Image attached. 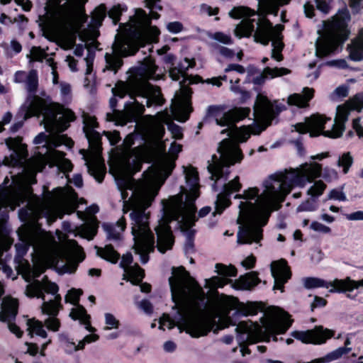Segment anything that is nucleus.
Masks as SVG:
<instances>
[{
	"instance_id": "nucleus-1",
	"label": "nucleus",
	"mask_w": 363,
	"mask_h": 363,
	"mask_svg": "<svg viewBox=\"0 0 363 363\" xmlns=\"http://www.w3.org/2000/svg\"><path fill=\"white\" fill-rule=\"evenodd\" d=\"M127 164V175L118 182L123 200V211L126 213L130 210L132 220V233L134 236V248L140 255L142 263L149 260L148 254L154 250V236L149 227V215L145 209L153 201L157 192L152 189V178L135 182L131 177L133 172Z\"/></svg>"
},
{
	"instance_id": "nucleus-2",
	"label": "nucleus",
	"mask_w": 363,
	"mask_h": 363,
	"mask_svg": "<svg viewBox=\"0 0 363 363\" xmlns=\"http://www.w3.org/2000/svg\"><path fill=\"white\" fill-rule=\"evenodd\" d=\"M172 274L169 279L172 298L175 303L184 305L179 313L182 316V325L188 333L198 337L206 335L211 330L216 333L231 324L228 316L220 317L216 323L214 318L203 314L195 301H203L204 293L183 267L172 268Z\"/></svg>"
},
{
	"instance_id": "nucleus-3",
	"label": "nucleus",
	"mask_w": 363,
	"mask_h": 363,
	"mask_svg": "<svg viewBox=\"0 0 363 363\" xmlns=\"http://www.w3.org/2000/svg\"><path fill=\"white\" fill-rule=\"evenodd\" d=\"M250 108H235L223 114L220 118H216V123L221 126H228L223 130L221 133H228L230 138L223 140L218 147L220 154L218 158L213 155L211 161H208V170L211 174V179L216 182L219 179L228 174L224 167L233 165L235 162L242 160L241 151L236 142H245L251 134H259L265 128L260 126L252 127L250 125L237 128L236 122L248 116Z\"/></svg>"
},
{
	"instance_id": "nucleus-4",
	"label": "nucleus",
	"mask_w": 363,
	"mask_h": 363,
	"mask_svg": "<svg viewBox=\"0 0 363 363\" xmlns=\"http://www.w3.org/2000/svg\"><path fill=\"white\" fill-rule=\"evenodd\" d=\"M151 18L144 10L138 9L135 14L130 18L125 30L128 37L116 35L112 45L111 53L105 55V69L116 73L123 65L121 57L134 55L138 50L130 38L138 42L143 40L155 41L160 34L159 29L151 26Z\"/></svg>"
},
{
	"instance_id": "nucleus-5",
	"label": "nucleus",
	"mask_w": 363,
	"mask_h": 363,
	"mask_svg": "<svg viewBox=\"0 0 363 363\" xmlns=\"http://www.w3.org/2000/svg\"><path fill=\"white\" fill-rule=\"evenodd\" d=\"M38 86L37 72L32 69L26 76V89L29 93L22 108L25 111V118L43 114L45 128L52 134L66 130L69 122L74 121V113L57 104H48L42 98L35 95Z\"/></svg>"
},
{
	"instance_id": "nucleus-6",
	"label": "nucleus",
	"mask_w": 363,
	"mask_h": 363,
	"mask_svg": "<svg viewBox=\"0 0 363 363\" xmlns=\"http://www.w3.org/2000/svg\"><path fill=\"white\" fill-rule=\"evenodd\" d=\"M265 187L267 188V184ZM266 192L267 189L259 196L258 189L250 188L245 191L243 194L235 196V198H242L246 200L256 199L255 203L246 201L240 203V216L238 222L242 226L240 227V230L238 235L239 244H250L252 241L258 242L262 238V230L258 226L257 223L262 216L269 214L272 208L278 203L277 201H273L266 210L259 211L258 207L261 203V197Z\"/></svg>"
},
{
	"instance_id": "nucleus-7",
	"label": "nucleus",
	"mask_w": 363,
	"mask_h": 363,
	"mask_svg": "<svg viewBox=\"0 0 363 363\" xmlns=\"http://www.w3.org/2000/svg\"><path fill=\"white\" fill-rule=\"evenodd\" d=\"M321 166L318 163L304 164L300 168L271 176L267 181V192L261 197L258 209L264 211L273 201H284L291 187L304 180L311 182L320 177Z\"/></svg>"
},
{
	"instance_id": "nucleus-8",
	"label": "nucleus",
	"mask_w": 363,
	"mask_h": 363,
	"mask_svg": "<svg viewBox=\"0 0 363 363\" xmlns=\"http://www.w3.org/2000/svg\"><path fill=\"white\" fill-rule=\"evenodd\" d=\"M363 108V92L359 93L349 99L344 105L339 106L335 118V123L330 130L323 131L324 124L330 118L321 115L315 114L307 118L304 123L296 125L297 131L301 133H310L311 136H318L320 134L329 138H339L344 130V123L347 120L350 111H360Z\"/></svg>"
},
{
	"instance_id": "nucleus-9",
	"label": "nucleus",
	"mask_w": 363,
	"mask_h": 363,
	"mask_svg": "<svg viewBox=\"0 0 363 363\" xmlns=\"http://www.w3.org/2000/svg\"><path fill=\"white\" fill-rule=\"evenodd\" d=\"M350 16L345 8L338 11L331 21L325 22L323 35L316 42V53L319 57L333 52L348 37L347 23Z\"/></svg>"
},
{
	"instance_id": "nucleus-10",
	"label": "nucleus",
	"mask_w": 363,
	"mask_h": 363,
	"mask_svg": "<svg viewBox=\"0 0 363 363\" xmlns=\"http://www.w3.org/2000/svg\"><path fill=\"white\" fill-rule=\"evenodd\" d=\"M77 195L73 191L65 196L62 191L58 189L55 194L48 193L35 209H29L30 215L36 213L45 216L49 222H53L57 217L62 218L65 213L74 212L77 207Z\"/></svg>"
},
{
	"instance_id": "nucleus-11",
	"label": "nucleus",
	"mask_w": 363,
	"mask_h": 363,
	"mask_svg": "<svg viewBox=\"0 0 363 363\" xmlns=\"http://www.w3.org/2000/svg\"><path fill=\"white\" fill-rule=\"evenodd\" d=\"M186 179L191 186V189L186 195V200H182V196H175L172 197L165 206L164 209H167V215L172 219H179L182 217L184 220L186 219L187 223L191 222V214L196 211L194 201L199 196V184H198V172L194 168H189L185 169Z\"/></svg>"
},
{
	"instance_id": "nucleus-12",
	"label": "nucleus",
	"mask_w": 363,
	"mask_h": 363,
	"mask_svg": "<svg viewBox=\"0 0 363 363\" xmlns=\"http://www.w3.org/2000/svg\"><path fill=\"white\" fill-rule=\"evenodd\" d=\"M87 0H55L56 6L52 14L56 26L62 30L79 28L86 16L81 4Z\"/></svg>"
},
{
	"instance_id": "nucleus-13",
	"label": "nucleus",
	"mask_w": 363,
	"mask_h": 363,
	"mask_svg": "<svg viewBox=\"0 0 363 363\" xmlns=\"http://www.w3.org/2000/svg\"><path fill=\"white\" fill-rule=\"evenodd\" d=\"M164 217L165 218L160 220L158 225L155 228L157 234V250L164 253L166 251L171 250L174 242V238L172 235L171 228L169 225V223L172 220H177L179 225V228L182 231L186 233L187 242L186 248L191 249L193 247L192 238L194 233L189 231V229L194 224L196 220L195 212H192L191 214V222L187 223V220L182 219V217L179 219H172L170 216L167 215V209H164Z\"/></svg>"
},
{
	"instance_id": "nucleus-14",
	"label": "nucleus",
	"mask_w": 363,
	"mask_h": 363,
	"mask_svg": "<svg viewBox=\"0 0 363 363\" xmlns=\"http://www.w3.org/2000/svg\"><path fill=\"white\" fill-rule=\"evenodd\" d=\"M257 25V27L253 35L255 41L267 45L272 40L274 48L272 57L278 62L281 61L283 56L281 52L284 48L281 31L284 29V26L277 25L273 27L269 20L265 18H259Z\"/></svg>"
},
{
	"instance_id": "nucleus-15",
	"label": "nucleus",
	"mask_w": 363,
	"mask_h": 363,
	"mask_svg": "<svg viewBox=\"0 0 363 363\" xmlns=\"http://www.w3.org/2000/svg\"><path fill=\"white\" fill-rule=\"evenodd\" d=\"M89 145L91 147V153L88 156L84 155L89 172L101 182L105 174V165L99 155L101 149V135L95 130L84 132Z\"/></svg>"
},
{
	"instance_id": "nucleus-16",
	"label": "nucleus",
	"mask_w": 363,
	"mask_h": 363,
	"mask_svg": "<svg viewBox=\"0 0 363 363\" xmlns=\"http://www.w3.org/2000/svg\"><path fill=\"white\" fill-rule=\"evenodd\" d=\"M334 335V331L325 329L323 326H315L306 331H294L292 336L304 343L322 344Z\"/></svg>"
},
{
	"instance_id": "nucleus-17",
	"label": "nucleus",
	"mask_w": 363,
	"mask_h": 363,
	"mask_svg": "<svg viewBox=\"0 0 363 363\" xmlns=\"http://www.w3.org/2000/svg\"><path fill=\"white\" fill-rule=\"evenodd\" d=\"M6 145L13 153L10 157H5L3 164L9 166H16L23 163L27 156L26 146L22 143V138H9L5 140Z\"/></svg>"
},
{
	"instance_id": "nucleus-18",
	"label": "nucleus",
	"mask_w": 363,
	"mask_h": 363,
	"mask_svg": "<svg viewBox=\"0 0 363 363\" xmlns=\"http://www.w3.org/2000/svg\"><path fill=\"white\" fill-rule=\"evenodd\" d=\"M142 121L148 131L155 138L161 139L164 133V123H168L170 116L167 111H162L156 116H144Z\"/></svg>"
},
{
	"instance_id": "nucleus-19",
	"label": "nucleus",
	"mask_w": 363,
	"mask_h": 363,
	"mask_svg": "<svg viewBox=\"0 0 363 363\" xmlns=\"http://www.w3.org/2000/svg\"><path fill=\"white\" fill-rule=\"evenodd\" d=\"M82 294V290L72 289L66 295L65 301L77 306V307L72 309L70 313L72 318L74 320H79L82 324L85 325L87 330L93 331L94 329L91 327L89 322V315L86 314V311L83 306L78 305L79 296Z\"/></svg>"
},
{
	"instance_id": "nucleus-20",
	"label": "nucleus",
	"mask_w": 363,
	"mask_h": 363,
	"mask_svg": "<svg viewBox=\"0 0 363 363\" xmlns=\"http://www.w3.org/2000/svg\"><path fill=\"white\" fill-rule=\"evenodd\" d=\"M182 150V145L172 144L170 147V154L164 155L157 164L156 174L160 176L167 177L174 167V161L177 157V154Z\"/></svg>"
},
{
	"instance_id": "nucleus-21",
	"label": "nucleus",
	"mask_w": 363,
	"mask_h": 363,
	"mask_svg": "<svg viewBox=\"0 0 363 363\" xmlns=\"http://www.w3.org/2000/svg\"><path fill=\"white\" fill-rule=\"evenodd\" d=\"M272 274L274 278V289L283 291L284 284L291 277V272L285 260L281 259L273 262L271 264Z\"/></svg>"
},
{
	"instance_id": "nucleus-22",
	"label": "nucleus",
	"mask_w": 363,
	"mask_h": 363,
	"mask_svg": "<svg viewBox=\"0 0 363 363\" xmlns=\"http://www.w3.org/2000/svg\"><path fill=\"white\" fill-rule=\"evenodd\" d=\"M138 95L147 99L146 106L150 107L152 104H163L164 99L162 96L159 86H152L149 83L139 84Z\"/></svg>"
},
{
	"instance_id": "nucleus-23",
	"label": "nucleus",
	"mask_w": 363,
	"mask_h": 363,
	"mask_svg": "<svg viewBox=\"0 0 363 363\" xmlns=\"http://www.w3.org/2000/svg\"><path fill=\"white\" fill-rule=\"evenodd\" d=\"M240 188L241 184L239 182V178L238 177L227 184L224 185L223 191L218 194L217 200L216 201V209L217 213H220L225 208L229 206L230 200L228 198V196L233 191H239Z\"/></svg>"
},
{
	"instance_id": "nucleus-24",
	"label": "nucleus",
	"mask_w": 363,
	"mask_h": 363,
	"mask_svg": "<svg viewBox=\"0 0 363 363\" xmlns=\"http://www.w3.org/2000/svg\"><path fill=\"white\" fill-rule=\"evenodd\" d=\"M23 198V194L19 190L0 189V209L4 206L10 207L13 210L20 205Z\"/></svg>"
},
{
	"instance_id": "nucleus-25",
	"label": "nucleus",
	"mask_w": 363,
	"mask_h": 363,
	"mask_svg": "<svg viewBox=\"0 0 363 363\" xmlns=\"http://www.w3.org/2000/svg\"><path fill=\"white\" fill-rule=\"evenodd\" d=\"M144 112V106L135 100L125 106L124 110L121 113V119L123 125L133 121H137Z\"/></svg>"
},
{
	"instance_id": "nucleus-26",
	"label": "nucleus",
	"mask_w": 363,
	"mask_h": 363,
	"mask_svg": "<svg viewBox=\"0 0 363 363\" xmlns=\"http://www.w3.org/2000/svg\"><path fill=\"white\" fill-rule=\"evenodd\" d=\"M18 300L9 296L4 297L1 303V311L0 312V320L9 322L15 318L18 313Z\"/></svg>"
},
{
	"instance_id": "nucleus-27",
	"label": "nucleus",
	"mask_w": 363,
	"mask_h": 363,
	"mask_svg": "<svg viewBox=\"0 0 363 363\" xmlns=\"http://www.w3.org/2000/svg\"><path fill=\"white\" fill-rule=\"evenodd\" d=\"M257 275L258 274L256 272L247 273L236 279L233 286L236 289L251 290L260 282Z\"/></svg>"
},
{
	"instance_id": "nucleus-28",
	"label": "nucleus",
	"mask_w": 363,
	"mask_h": 363,
	"mask_svg": "<svg viewBox=\"0 0 363 363\" xmlns=\"http://www.w3.org/2000/svg\"><path fill=\"white\" fill-rule=\"evenodd\" d=\"M279 319L270 321L266 326L269 331L276 333H284L291 325L292 320L289 319V315L285 313L278 314Z\"/></svg>"
},
{
	"instance_id": "nucleus-29",
	"label": "nucleus",
	"mask_w": 363,
	"mask_h": 363,
	"mask_svg": "<svg viewBox=\"0 0 363 363\" xmlns=\"http://www.w3.org/2000/svg\"><path fill=\"white\" fill-rule=\"evenodd\" d=\"M255 112L263 118L272 120L274 117V108L272 104L264 96L259 94L255 106Z\"/></svg>"
},
{
	"instance_id": "nucleus-30",
	"label": "nucleus",
	"mask_w": 363,
	"mask_h": 363,
	"mask_svg": "<svg viewBox=\"0 0 363 363\" xmlns=\"http://www.w3.org/2000/svg\"><path fill=\"white\" fill-rule=\"evenodd\" d=\"M350 58L352 60L363 59V28L360 29L357 37L347 46Z\"/></svg>"
},
{
	"instance_id": "nucleus-31",
	"label": "nucleus",
	"mask_w": 363,
	"mask_h": 363,
	"mask_svg": "<svg viewBox=\"0 0 363 363\" xmlns=\"http://www.w3.org/2000/svg\"><path fill=\"white\" fill-rule=\"evenodd\" d=\"M303 95L299 94H294L289 96L288 104L290 105H295L298 107L308 106V102L311 100L314 94V90L306 87L303 90Z\"/></svg>"
},
{
	"instance_id": "nucleus-32",
	"label": "nucleus",
	"mask_w": 363,
	"mask_h": 363,
	"mask_svg": "<svg viewBox=\"0 0 363 363\" xmlns=\"http://www.w3.org/2000/svg\"><path fill=\"white\" fill-rule=\"evenodd\" d=\"M65 154L57 150H52L48 155V159L52 161V164L58 165L63 172H69L72 169L71 162L65 158Z\"/></svg>"
},
{
	"instance_id": "nucleus-33",
	"label": "nucleus",
	"mask_w": 363,
	"mask_h": 363,
	"mask_svg": "<svg viewBox=\"0 0 363 363\" xmlns=\"http://www.w3.org/2000/svg\"><path fill=\"white\" fill-rule=\"evenodd\" d=\"M291 71L286 68H270L269 67H265L259 76L255 77L253 79V82L256 84H260L264 82V79L268 77L272 78L276 77H281L285 74H288Z\"/></svg>"
},
{
	"instance_id": "nucleus-34",
	"label": "nucleus",
	"mask_w": 363,
	"mask_h": 363,
	"mask_svg": "<svg viewBox=\"0 0 363 363\" xmlns=\"http://www.w3.org/2000/svg\"><path fill=\"white\" fill-rule=\"evenodd\" d=\"M60 300V296L56 295L54 300L43 302L41 306L42 313L50 316H56L62 308Z\"/></svg>"
},
{
	"instance_id": "nucleus-35",
	"label": "nucleus",
	"mask_w": 363,
	"mask_h": 363,
	"mask_svg": "<svg viewBox=\"0 0 363 363\" xmlns=\"http://www.w3.org/2000/svg\"><path fill=\"white\" fill-rule=\"evenodd\" d=\"M253 19L244 18L235 29V35L238 38L250 37L254 30Z\"/></svg>"
},
{
	"instance_id": "nucleus-36",
	"label": "nucleus",
	"mask_w": 363,
	"mask_h": 363,
	"mask_svg": "<svg viewBox=\"0 0 363 363\" xmlns=\"http://www.w3.org/2000/svg\"><path fill=\"white\" fill-rule=\"evenodd\" d=\"M126 226L125 219L123 216L116 223L115 225L109 224H104V230L108 233V235L114 239H118L121 233L124 231Z\"/></svg>"
},
{
	"instance_id": "nucleus-37",
	"label": "nucleus",
	"mask_w": 363,
	"mask_h": 363,
	"mask_svg": "<svg viewBox=\"0 0 363 363\" xmlns=\"http://www.w3.org/2000/svg\"><path fill=\"white\" fill-rule=\"evenodd\" d=\"M289 0H259V6L267 13L277 15L279 7L286 4Z\"/></svg>"
},
{
	"instance_id": "nucleus-38",
	"label": "nucleus",
	"mask_w": 363,
	"mask_h": 363,
	"mask_svg": "<svg viewBox=\"0 0 363 363\" xmlns=\"http://www.w3.org/2000/svg\"><path fill=\"white\" fill-rule=\"evenodd\" d=\"M139 84H123L121 87H118L116 90L113 89V93L116 96L121 98L124 97L125 95H129L131 99H135L138 96V87Z\"/></svg>"
},
{
	"instance_id": "nucleus-39",
	"label": "nucleus",
	"mask_w": 363,
	"mask_h": 363,
	"mask_svg": "<svg viewBox=\"0 0 363 363\" xmlns=\"http://www.w3.org/2000/svg\"><path fill=\"white\" fill-rule=\"evenodd\" d=\"M97 255L112 263H116L120 257V255L110 245L104 248H97Z\"/></svg>"
},
{
	"instance_id": "nucleus-40",
	"label": "nucleus",
	"mask_w": 363,
	"mask_h": 363,
	"mask_svg": "<svg viewBox=\"0 0 363 363\" xmlns=\"http://www.w3.org/2000/svg\"><path fill=\"white\" fill-rule=\"evenodd\" d=\"M333 285L336 287L338 291H351L359 286H363V279L359 282H355L350 279L345 280L335 279Z\"/></svg>"
},
{
	"instance_id": "nucleus-41",
	"label": "nucleus",
	"mask_w": 363,
	"mask_h": 363,
	"mask_svg": "<svg viewBox=\"0 0 363 363\" xmlns=\"http://www.w3.org/2000/svg\"><path fill=\"white\" fill-rule=\"evenodd\" d=\"M47 164L46 158L40 155L28 160L27 162L28 169L33 172H41Z\"/></svg>"
},
{
	"instance_id": "nucleus-42",
	"label": "nucleus",
	"mask_w": 363,
	"mask_h": 363,
	"mask_svg": "<svg viewBox=\"0 0 363 363\" xmlns=\"http://www.w3.org/2000/svg\"><path fill=\"white\" fill-rule=\"evenodd\" d=\"M185 62L188 63L186 67L183 66L182 64L179 65L177 67H172L169 69V77L174 81L179 79L180 76L184 77L186 70L189 67H193L195 65L194 60L189 61L187 58L185 59Z\"/></svg>"
},
{
	"instance_id": "nucleus-43",
	"label": "nucleus",
	"mask_w": 363,
	"mask_h": 363,
	"mask_svg": "<svg viewBox=\"0 0 363 363\" xmlns=\"http://www.w3.org/2000/svg\"><path fill=\"white\" fill-rule=\"evenodd\" d=\"M335 280L329 284L326 283L325 281L318 279V278H307L304 281V286L307 289L317 288V287H326L328 288L329 285L332 286L333 288L330 290V292H334L335 291H338L336 287H335L333 284Z\"/></svg>"
},
{
	"instance_id": "nucleus-44",
	"label": "nucleus",
	"mask_w": 363,
	"mask_h": 363,
	"mask_svg": "<svg viewBox=\"0 0 363 363\" xmlns=\"http://www.w3.org/2000/svg\"><path fill=\"white\" fill-rule=\"evenodd\" d=\"M126 275L131 278V282L133 284H139L145 276V272L138 264H135L132 268L129 269L128 272L124 274V277H126ZM124 279L126 278L124 277Z\"/></svg>"
},
{
	"instance_id": "nucleus-45",
	"label": "nucleus",
	"mask_w": 363,
	"mask_h": 363,
	"mask_svg": "<svg viewBox=\"0 0 363 363\" xmlns=\"http://www.w3.org/2000/svg\"><path fill=\"white\" fill-rule=\"evenodd\" d=\"M27 324L31 333H35L37 335L44 338L47 337V333L43 329V324L41 321L33 318L29 319Z\"/></svg>"
},
{
	"instance_id": "nucleus-46",
	"label": "nucleus",
	"mask_w": 363,
	"mask_h": 363,
	"mask_svg": "<svg viewBox=\"0 0 363 363\" xmlns=\"http://www.w3.org/2000/svg\"><path fill=\"white\" fill-rule=\"evenodd\" d=\"M353 163V158L350 152H345L340 156L337 160V166L342 167L344 174H347L350 167Z\"/></svg>"
},
{
	"instance_id": "nucleus-47",
	"label": "nucleus",
	"mask_w": 363,
	"mask_h": 363,
	"mask_svg": "<svg viewBox=\"0 0 363 363\" xmlns=\"http://www.w3.org/2000/svg\"><path fill=\"white\" fill-rule=\"evenodd\" d=\"M230 17L233 18H240L243 17H250L255 15V12L246 7H234L229 13Z\"/></svg>"
},
{
	"instance_id": "nucleus-48",
	"label": "nucleus",
	"mask_w": 363,
	"mask_h": 363,
	"mask_svg": "<svg viewBox=\"0 0 363 363\" xmlns=\"http://www.w3.org/2000/svg\"><path fill=\"white\" fill-rule=\"evenodd\" d=\"M82 118L83 123L84 125L83 128L84 132L94 130V128L98 127V123L95 116H90L89 113L83 112Z\"/></svg>"
},
{
	"instance_id": "nucleus-49",
	"label": "nucleus",
	"mask_w": 363,
	"mask_h": 363,
	"mask_svg": "<svg viewBox=\"0 0 363 363\" xmlns=\"http://www.w3.org/2000/svg\"><path fill=\"white\" fill-rule=\"evenodd\" d=\"M106 16V7L101 4L95 9L92 13V20L96 26H101L102 21Z\"/></svg>"
},
{
	"instance_id": "nucleus-50",
	"label": "nucleus",
	"mask_w": 363,
	"mask_h": 363,
	"mask_svg": "<svg viewBox=\"0 0 363 363\" xmlns=\"http://www.w3.org/2000/svg\"><path fill=\"white\" fill-rule=\"evenodd\" d=\"M217 272L223 276L235 277L237 274V269L233 266H226L222 264H217L216 265Z\"/></svg>"
},
{
	"instance_id": "nucleus-51",
	"label": "nucleus",
	"mask_w": 363,
	"mask_h": 363,
	"mask_svg": "<svg viewBox=\"0 0 363 363\" xmlns=\"http://www.w3.org/2000/svg\"><path fill=\"white\" fill-rule=\"evenodd\" d=\"M144 66V70L146 77L147 78H151L157 69V66L155 65L154 60L149 57L145 58Z\"/></svg>"
},
{
	"instance_id": "nucleus-52",
	"label": "nucleus",
	"mask_w": 363,
	"mask_h": 363,
	"mask_svg": "<svg viewBox=\"0 0 363 363\" xmlns=\"http://www.w3.org/2000/svg\"><path fill=\"white\" fill-rule=\"evenodd\" d=\"M326 185L323 182L319 180L316 182L308 191V194L312 196H318L323 194Z\"/></svg>"
},
{
	"instance_id": "nucleus-53",
	"label": "nucleus",
	"mask_w": 363,
	"mask_h": 363,
	"mask_svg": "<svg viewBox=\"0 0 363 363\" xmlns=\"http://www.w3.org/2000/svg\"><path fill=\"white\" fill-rule=\"evenodd\" d=\"M257 326L254 325L252 323H248L247 322H240L236 330L241 333H249L252 334L253 332L257 330Z\"/></svg>"
},
{
	"instance_id": "nucleus-54",
	"label": "nucleus",
	"mask_w": 363,
	"mask_h": 363,
	"mask_svg": "<svg viewBox=\"0 0 363 363\" xmlns=\"http://www.w3.org/2000/svg\"><path fill=\"white\" fill-rule=\"evenodd\" d=\"M45 325L48 330L57 331L60 327V322L56 316H51L45 320Z\"/></svg>"
},
{
	"instance_id": "nucleus-55",
	"label": "nucleus",
	"mask_w": 363,
	"mask_h": 363,
	"mask_svg": "<svg viewBox=\"0 0 363 363\" xmlns=\"http://www.w3.org/2000/svg\"><path fill=\"white\" fill-rule=\"evenodd\" d=\"M41 282L35 280L33 283L28 284L26 289V294L28 297H35L38 291V289L40 286Z\"/></svg>"
},
{
	"instance_id": "nucleus-56",
	"label": "nucleus",
	"mask_w": 363,
	"mask_h": 363,
	"mask_svg": "<svg viewBox=\"0 0 363 363\" xmlns=\"http://www.w3.org/2000/svg\"><path fill=\"white\" fill-rule=\"evenodd\" d=\"M46 53L40 48L33 47L30 50L32 61H42Z\"/></svg>"
},
{
	"instance_id": "nucleus-57",
	"label": "nucleus",
	"mask_w": 363,
	"mask_h": 363,
	"mask_svg": "<svg viewBox=\"0 0 363 363\" xmlns=\"http://www.w3.org/2000/svg\"><path fill=\"white\" fill-rule=\"evenodd\" d=\"M133 262V256L131 254L128 253L122 257L121 262L120 263L121 267L124 269L125 272L127 273L130 268L133 267L130 266V264Z\"/></svg>"
},
{
	"instance_id": "nucleus-58",
	"label": "nucleus",
	"mask_w": 363,
	"mask_h": 363,
	"mask_svg": "<svg viewBox=\"0 0 363 363\" xmlns=\"http://www.w3.org/2000/svg\"><path fill=\"white\" fill-rule=\"evenodd\" d=\"M41 284L42 288L47 293L55 294L58 291V286L55 283L48 281H43Z\"/></svg>"
},
{
	"instance_id": "nucleus-59",
	"label": "nucleus",
	"mask_w": 363,
	"mask_h": 363,
	"mask_svg": "<svg viewBox=\"0 0 363 363\" xmlns=\"http://www.w3.org/2000/svg\"><path fill=\"white\" fill-rule=\"evenodd\" d=\"M181 84V89H180V91H181V95L182 96V106H187L188 105V99H189V97L190 96L191 94V89L188 87H186L184 84H182V82L180 83Z\"/></svg>"
},
{
	"instance_id": "nucleus-60",
	"label": "nucleus",
	"mask_w": 363,
	"mask_h": 363,
	"mask_svg": "<svg viewBox=\"0 0 363 363\" xmlns=\"http://www.w3.org/2000/svg\"><path fill=\"white\" fill-rule=\"evenodd\" d=\"M258 308L255 303H249L242 308L241 311L245 315H255L257 313Z\"/></svg>"
},
{
	"instance_id": "nucleus-61",
	"label": "nucleus",
	"mask_w": 363,
	"mask_h": 363,
	"mask_svg": "<svg viewBox=\"0 0 363 363\" xmlns=\"http://www.w3.org/2000/svg\"><path fill=\"white\" fill-rule=\"evenodd\" d=\"M121 15V9L119 6H113L108 11V16L113 20L114 24H116L120 19Z\"/></svg>"
},
{
	"instance_id": "nucleus-62",
	"label": "nucleus",
	"mask_w": 363,
	"mask_h": 363,
	"mask_svg": "<svg viewBox=\"0 0 363 363\" xmlns=\"http://www.w3.org/2000/svg\"><path fill=\"white\" fill-rule=\"evenodd\" d=\"M212 38H213L223 44L228 45L232 43L231 38L229 35H228L223 33H221V32L215 33L212 35Z\"/></svg>"
},
{
	"instance_id": "nucleus-63",
	"label": "nucleus",
	"mask_w": 363,
	"mask_h": 363,
	"mask_svg": "<svg viewBox=\"0 0 363 363\" xmlns=\"http://www.w3.org/2000/svg\"><path fill=\"white\" fill-rule=\"evenodd\" d=\"M311 228L315 231L321 232L323 233H328L330 232V228L329 227L316 221H314L311 223Z\"/></svg>"
},
{
	"instance_id": "nucleus-64",
	"label": "nucleus",
	"mask_w": 363,
	"mask_h": 363,
	"mask_svg": "<svg viewBox=\"0 0 363 363\" xmlns=\"http://www.w3.org/2000/svg\"><path fill=\"white\" fill-rule=\"evenodd\" d=\"M160 323V328L162 329H164V326L167 327L169 329H171L174 326V322L171 320L169 316L166 314H164L161 318Z\"/></svg>"
}]
</instances>
